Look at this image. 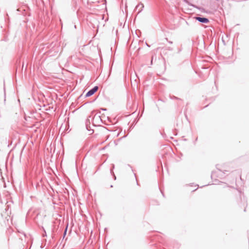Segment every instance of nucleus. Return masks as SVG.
<instances>
[{
	"label": "nucleus",
	"mask_w": 249,
	"mask_h": 249,
	"mask_svg": "<svg viewBox=\"0 0 249 249\" xmlns=\"http://www.w3.org/2000/svg\"><path fill=\"white\" fill-rule=\"evenodd\" d=\"M98 89V87L97 86L94 87L92 89L88 91L86 96L87 97H89L93 95L95 92L97 91Z\"/></svg>",
	"instance_id": "f257e3e1"
},
{
	"label": "nucleus",
	"mask_w": 249,
	"mask_h": 249,
	"mask_svg": "<svg viewBox=\"0 0 249 249\" xmlns=\"http://www.w3.org/2000/svg\"><path fill=\"white\" fill-rule=\"evenodd\" d=\"M196 19L199 22L205 23H207L209 21L208 18H205L196 17Z\"/></svg>",
	"instance_id": "f03ea898"
}]
</instances>
